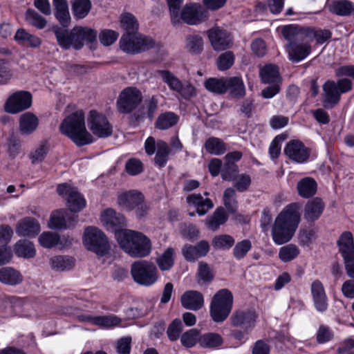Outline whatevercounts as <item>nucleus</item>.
Masks as SVG:
<instances>
[{
	"label": "nucleus",
	"instance_id": "f257e3e1",
	"mask_svg": "<svg viewBox=\"0 0 354 354\" xmlns=\"http://www.w3.org/2000/svg\"><path fill=\"white\" fill-rule=\"evenodd\" d=\"M300 205H287L277 216L272 229V237L277 245L288 242L294 236L301 221Z\"/></svg>",
	"mask_w": 354,
	"mask_h": 354
},
{
	"label": "nucleus",
	"instance_id": "f03ea898",
	"mask_svg": "<svg viewBox=\"0 0 354 354\" xmlns=\"http://www.w3.org/2000/svg\"><path fill=\"white\" fill-rule=\"evenodd\" d=\"M115 238L120 248L132 257L143 258L151 251L150 239L140 232L122 229L116 232Z\"/></svg>",
	"mask_w": 354,
	"mask_h": 354
},
{
	"label": "nucleus",
	"instance_id": "7ed1b4c3",
	"mask_svg": "<svg viewBox=\"0 0 354 354\" xmlns=\"http://www.w3.org/2000/svg\"><path fill=\"white\" fill-rule=\"evenodd\" d=\"M53 31L57 44L64 50H68L71 48L80 50L84 46V41L92 43L97 37V32L86 27L77 26L69 31L54 26Z\"/></svg>",
	"mask_w": 354,
	"mask_h": 354
},
{
	"label": "nucleus",
	"instance_id": "20e7f679",
	"mask_svg": "<svg viewBox=\"0 0 354 354\" xmlns=\"http://www.w3.org/2000/svg\"><path fill=\"white\" fill-rule=\"evenodd\" d=\"M59 130L77 146H84L93 142L92 135L86 130L82 111H77L67 116L62 122Z\"/></svg>",
	"mask_w": 354,
	"mask_h": 354
},
{
	"label": "nucleus",
	"instance_id": "39448f33",
	"mask_svg": "<svg viewBox=\"0 0 354 354\" xmlns=\"http://www.w3.org/2000/svg\"><path fill=\"white\" fill-rule=\"evenodd\" d=\"M301 28L298 25H287L281 28V34L288 41L286 51L290 61L298 63L306 58L311 53L312 46L306 36L299 37L293 35L292 29Z\"/></svg>",
	"mask_w": 354,
	"mask_h": 354
},
{
	"label": "nucleus",
	"instance_id": "423d86ee",
	"mask_svg": "<svg viewBox=\"0 0 354 354\" xmlns=\"http://www.w3.org/2000/svg\"><path fill=\"white\" fill-rule=\"evenodd\" d=\"M233 295L226 289L219 290L212 297L209 306V313L215 322H223L229 316L232 309Z\"/></svg>",
	"mask_w": 354,
	"mask_h": 354
},
{
	"label": "nucleus",
	"instance_id": "0eeeda50",
	"mask_svg": "<svg viewBox=\"0 0 354 354\" xmlns=\"http://www.w3.org/2000/svg\"><path fill=\"white\" fill-rule=\"evenodd\" d=\"M131 274L136 283L145 286L154 284L158 279V269L153 263L139 260L131 266Z\"/></svg>",
	"mask_w": 354,
	"mask_h": 354
},
{
	"label": "nucleus",
	"instance_id": "6e6552de",
	"mask_svg": "<svg viewBox=\"0 0 354 354\" xmlns=\"http://www.w3.org/2000/svg\"><path fill=\"white\" fill-rule=\"evenodd\" d=\"M83 243L85 247L100 256H104L110 250L107 237L102 231L90 226L85 229Z\"/></svg>",
	"mask_w": 354,
	"mask_h": 354
},
{
	"label": "nucleus",
	"instance_id": "1a4fd4ad",
	"mask_svg": "<svg viewBox=\"0 0 354 354\" xmlns=\"http://www.w3.org/2000/svg\"><path fill=\"white\" fill-rule=\"evenodd\" d=\"M154 41L147 37L137 33L124 34L120 41L122 50L129 54H136L152 48Z\"/></svg>",
	"mask_w": 354,
	"mask_h": 354
},
{
	"label": "nucleus",
	"instance_id": "9d476101",
	"mask_svg": "<svg viewBox=\"0 0 354 354\" xmlns=\"http://www.w3.org/2000/svg\"><path fill=\"white\" fill-rule=\"evenodd\" d=\"M142 93L136 87L129 86L123 89L117 100V108L120 113H130L142 102Z\"/></svg>",
	"mask_w": 354,
	"mask_h": 354
},
{
	"label": "nucleus",
	"instance_id": "9b49d317",
	"mask_svg": "<svg viewBox=\"0 0 354 354\" xmlns=\"http://www.w3.org/2000/svg\"><path fill=\"white\" fill-rule=\"evenodd\" d=\"M87 122L92 133L97 138H104L112 135V126L107 118L95 110L89 111Z\"/></svg>",
	"mask_w": 354,
	"mask_h": 354
},
{
	"label": "nucleus",
	"instance_id": "f8f14e48",
	"mask_svg": "<svg viewBox=\"0 0 354 354\" xmlns=\"http://www.w3.org/2000/svg\"><path fill=\"white\" fill-rule=\"evenodd\" d=\"M32 97L30 92L19 91L9 96L4 104L5 111L17 114L29 109L32 105Z\"/></svg>",
	"mask_w": 354,
	"mask_h": 354
},
{
	"label": "nucleus",
	"instance_id": "ddd939ff",
	"mask_svg": "<svg viewBox=\"0 0 354 354\" xmlns=\"http://www.w3.org/2000/svg\"><path fill=\"white\" fill-rule=\"evenodd\" d=\"M206 16L202 7L198 3L186 4L178 13V21H171V24L176 26L184 22L189 25H196L203 21Z\"/></svg>",
	"mask_w": 354,
	"mask_h": 354
},
{
	"label": "nucleus",
	"instance_id": "4468645a",
	"mask_svg": "<svg viewBox=\"0 0 354 354\" xmlns=\"http://www.w3.org/2000/svg\"><path fill=\"white\" fill-rule=\"evenodd\" d=\"M58 194L66 197L67 206L71 212H78L86 206V201L76 188L67 183L60 184L57 187Z\"/></svg>",
	"mask_w": 354,
	"mask_h": 354
},
{
	"label": "nucleus",
	"instance_id": "2eb2a0df",
	"mask_svg": "<svg viewBox=\"0 0 354 354\" xmlns=\"http://www.w3.org/2000/svg\"><path fill=\"white\" fill-rule=\"evenodd\" d=\"M212 48L216 51L225 50L232 46V36L230 32L221 27H213L207 31Z\"/></svg>",
	"mask_w": 354,
	"mask_h": 354
},
{
	"label": "nucleus",
	"instance_id": "dca6fc26",
	"mask_svg": "<svg viewBox=\"0 0 354 354\" xmlns=\"http://www.w3.org/2000/svg\"><path fill=\"white\" fill-rule=\"evenodd\" d=\"M257 315L250 310H238L230 317L231 324L234 327H242L245 331L252 330L256 324Z\"/></svg>",
	"mask_w": 354,
	"mask_h": 354
},
{
	"label": "nucleus",
	"instance_id": "f3484780",
	"mask_svg": "<svg viewBox=\"0 0 354 354\" xmlns=\"http://www.w3.org/2000/svg\"><path fill=\"white\" fill-rule=\"evenodd\" d=\"M291 31L293 35L295 34L299 37L306 36L310 43L313 39H315L317 45L323 44L331 37V32L328 30H317L314 28L301 26V28H296V29L294 28Z\"/></svg>",
	"mask_w": 354,
	"mask_h": 354
},
{
	"label": "nucleus",
	"instance_id": "a211bd4d",
	"mask_svg": "<svg viewBox=\"0 0 354 354\" xmlns=\"http://www.w3.org/2000/svg\"><path fill=\"white\" fill-rule=\"evenodd\" d=\"M284 153L290 160L298 163H303L308 159L310 151L301 142L291 140L286 144Z\"/></svg>",
	"mask_w": 354,
	"mask_h": 354
},
{
	"label": "nucleus",
	"instance_id": "6ab92c4d",
	"mask_svg": "<svg viewBox=\"0 0 354 354\" xmlns=\"http://www.w3.org/2000/svg\"><path fill=\"white\" fill-rule=\"evenodd\" d=\"M101 221L107 230L115 232V236L117 232L122 230V227L126 225L124 216L112 208H108L102 213Z\"/></svg>",
	"mask_w": 354,
	"mask_h": 354
},
{
	"label": "nucleus",
	"instance_id": "aec40b11",
	"mask_svg": "<svg viewBox=\"0 0 354 354\" xmlns=\"http://www.w3.org/2000/svg\"><path fill=\"white\" fill-rule=\"evenodd\" d=\"M310 292L313 304L319 312H325L328 308V297L322 282L318 279L314 280L310 285Z\"/></svg>",
	"mask_w": 354,
	"mask_h": 354
},
{
	"label": "nucleus",
	"instance_id": "412c9836",
	"mask_svg": "<svg viewBox=\"0 0 354 354\" xmlns=\"http://www.w3.org/2000/svg\"><path fill=\"white\" fill-rule=\"evenodd\" d=\"M322 102L324 107L332 109L340 101L341 94L334 80H327L322 86Z\"/></svg>",
	"mask_w": 354,
	"mask_h": 354
},
{
	"label": "nucleus",
	"instance_id": "4be33fe9",
	"mask_svg": "<svg viewBox=\"0 0 354 354\" xmlns=\"http://www.w3.org/2000/svg\"><path fill=\"white\" fill-rule=\"evenodd\" d=\"M209 248V243L205 240H202L195 245H185L182 248V253L187 261H195L198 258L206 256Z\"/></svg>",
	"mask_w": 354,
	"mask_h": 354
},
{
	"label": "nucleus",
	"instance_id": "5701e85b",
	"mask_svg": "<svg viewBox=\"0 0 354 354\" xmlns=\"http://www.w3.org/2000/svg\"><path fill=\"white\" fill-rule=\"evenodd\" d=\"M144 195L138 190H129L120 193L118 196L119 206L127 211H132L136 205L144 201Z\"/></svg>",
	"mask_w": 354,
	"mask_h": 354
},
{
	"label": "nucleus",
	"instance_id": "b1692460",
	"mask_svg": "<svg viewBox=\"0 0 354 354\" xmlns=\"http://www.w3.org/2000/svg\"><path fill=\"white\" fill-rule=\"evenodd\" d=\"M337 244L344 261L354 259V239L351 232L345 231L342 233Z\"/></svg>",
	"mask_w": 354,
	"mask_h": 354
},
{
	"label": "nucleus",
	"instance_id": "393cba45",
	"mask_svg": "<svg viewBox=\"0 0 354 354\" xmlns=\"http://www.w3.org/2000/svg\"><path fill=\"white\" fill-rule=\"evenodd\" d=\"M180 303L185 309L198 310L204 305V297L197 290H187L182 295Z\"/></svg>",
	"mask_w": 354,
	"mask_h": 354
},
{
	"label": "nucleus",
	"instance_id": "a878e982",
	"mask_svg": "<svg viewBox=\"0 0 354 354\" xmlns=\"http://www.w3.org/2000/svg\"><path fill=\"white\" fill-rule=\"evenodd\" d=\"M40 232L39 222L32 217L20 220L16 227V233L21 236L34 237Z\"/></svg>",
	"mask_w": 354,
	"mask_h": 354
},
{
	"label": "nucleus",
	"instance_id": "bb28decb",
	"mask_svg": "<svg viewBox=\"0 0 354 354\" xmlns=\"http://www.w3.org/2000/svg\"><path fill=\"white\" fill-rule=\"evenodd\" d=\"M186 201L189 206L196 209V213L199 216L206 214L214 207V203L211 199L208 198H204L199 194H189L186 198Z\"/></svg>",
	"mask_w": 354,
	"mask_h": 354
},
{
	"label": "nucleus",
	"instance_id": "cd10ccee",
	"mask_svg": "<svg viewBox=\"0 0 354 354\" xmlns=\"http://www.w3.org/2000/svg\"><path fill=\"white\" fill-rule=\"evenodd\" d=\"M325 205L320 198H315L307 202L304 208V218L308 222L317 220L323 213Z\"/></svg>",
	"mask_w": 354,
	"mask_h": 354
},
{
	"label": "nucleus",
	"instance_id": "c85d7f7f",
	"mask_svg": "<svg viewBox=\"0 0 354 354\" xmlns=\"http://www.w3.org/2000/svg\"><path fill=\"white\" fill-rule=\"evenodd\" d=\"M39 125L38 118L31 112L21 115L19 120V130L21 135L28 136L32 133Z\"/></svg>",
	"mask_w": 354,
	"mask_h": 354
},
{
	"label": "nucleus",
	"instance_id": "c756f323",
	"mask_svg": "<svg viewBox=\"0 0 354 354\" xmlns=\"http://www.w3.org/2000/svg\"><path fill=\"white\" fill-rule=\"evenodd\" d=\"M228 219V215L223 207H217L212 214L207 216L205 221L207 227L212 231L218 230L221 225L225 224Z\"/></svg>",
	"mask_w": 354,
	"mask_h": 354
},
{
	"label": "nucleus",
	"instance_id": "7c9ffc66",
	"mask_svg": "<svg viewBox=\"0 0 354 354\" xmlns=\"http://www.w3.org/2000/svg\"><path fill=\"white\" fill-rule=\"evenodd\" d=\"M23 279L21 272L12 267L0 268V282L3 284L17 286L23 281Z\"/></svg>",
	"mask_w": 354,
	"mask_h": 354
},
{
	"label": "nucleus",
	"instance_id": "2f4dec72",
	"mask_svg": "<svg viewBox=\"0 0 354 354\" xmlns=\"http://www.w3.org/2000/svg\"><path fill=\"white\" fill-rule=\"evenodd\" d=\"M259 75L264 84H280L281 82L279 67L274 64L264 66L260 69Z\"/></svg>",
	"mask_w": 354,
	"mask_h": 354
},
{
	"label": "nucleus",
	"instance_id": "473e14b6",
	"mask_svg": "<svg viewBox=\"0 0 354 354\" xmlns=\"http://www.w3.org/2000/svg\"><path fill=\"white\" fill-rule=\"evenodd\" d=\"M10 51L6 48H0V57L10 55ZM14 71L8 60L0 58V85L8 84L13 77Z\"/></svg>",
	"mask_w": 354,
	"mask_h": 354
},
{
	"label": "nucleus",
	"instance_id": "72a5a7b5",
	"mask_svg": "<svg viewBox=\"0 0 354 354\" xmlns=\"http://www.w3.org/2000/svg\"><path fill=\"white\" fill-rule=\"evenodd\" d=\"M297 189L301 197L308 198L316 194L317 184L314 178L305 177L298 182Z\"/></svg>",
	"mask_w": 354,
	"mask_h": 354
},
{
	"label": "nucleus",
	"instance_id": "f704fd0d",
	"mask_svg": "<svg viewBox=\"0 0 354 354\" xmlns=\"http://www.w3.org/2000/svg\"><path fill=\"white\" fill-rule=\"evenodd\" d=\"M73 225L69 221L68 213L63 209L55 212L51 216L48 223L49 227L54 230L66 229Z\"/></svg>",
	"mask_w": 354,
	"mask_h": 354
},
{
	"label": "nucleus",
	"instance_id": "c9c22d12",
	"mask_svg": "<svg viewBox=\"0 0 354 354\" xmlns=\"http://www.w3.org/2000/svg\"><path fill=\"white\" fill-rule=\"evenodd\" d=\"M51 268L57 272L70 270L75 266V260L72 257L58 255L50 259Z\"/></svg>",
	"mask_w": 354,
	"mask_h": 354
},
{
	"label": "nucleus",
	"instance_id": "e433bc0d",
	"mask_svg": "<svg viewBox=\"0 0 354 354\" xmlns=\"http://www.w3.org/2000/svg\"><path fill=\"white\" fill-rule=\"evenodd\" d=\"M223 338L216 333H206L201 335L199 345L205 348L214 349L221 346Z\"/></svg>",
	"mask_w": 354,
	"mask_h": 354
},
{
	"label": "nucleus",
	"instance_id": "4c0bfd02",
	"mask_svg": "<svg viewBox=\"0 0 354 354\" xmlns=\"http://www.w3.org/2000/svg\"><path fill=\"white\" fill-rule=\"evenodd\" d=\"M227 91H229L232 96L234 97H241L245 94L243 82L240 77H237L226 78Z\"/></svg>",
	"mask_w": 354,
	"mask_h": 354
},
{
	"label": "nucleus",
	"instance_id": "58836bf2",
	"mask_svg": "<svg viewBox=\"0 0 354 354\" xmlns=\"http://www.w3.org/2000/svg\"><path fill=\"white\" fill-rule=\"evenodd\" d=\"M171 149L167 143L163 140L157 141V151L154 157V162L160 167H163L166 165Z\"/></svg>",
	"mask_w": 354,
	"mask_h": 354
},
{
	"label": "nucleus",
	"instance_id": "ea45409f",
	"mask_svg": "<svg viewBox=\"0 0 354 354\" xmlns=\"http://www.w3.org/2000/svg\"><path fill=\"white\" fill-rule=\"evenodd\" d=\"M15 39L19 43L26 44L32 48L39 47L41 44V40L38 37L26 32L23 28L17 31Z\"/></svg>",
	"mask_w": 354,
	"mask_h": 354
},
{
	"label": "nucleus",
	"instance_id": "a19ab883",
	"mask_svg": "<svg viewBox=\"0 0 354 354\" xmlns=\"http://www.w3.org/2000/svg\"><path fill=\"white\" fill-rule=\"evenodd\" d=\"M204 147L207 153L216 156L223 154L226 151V145L224 142L216 137H210L207 139Z\"/></svg>",
	"mask_w": 354,
	"mask_h": 354
},
{
	"label": "nucleus",
	"instance_id": "79ce46f5",
	"mask_svg": "<svg viewBox=\"0 0 354 354\" xmlns=\"http://www.w3.org/2000/svg\"><path fill=\"white\" fill-rule=\"evenodd\" d=\"M17 256L24 258H32L36 254L33 243L27 240H19L15 246Z\"/></svg>",
	"mask_w": 354,
	"mask_h": 354
},
{
	"label": "nucleus",
	"instance_id": "37998d69",
	"mask_svg": "<svg viewBox=\"0 0 354 354\" xmlns=\"http://www.w3.org/2000/svg\"><path fill=\"white\" fill-rule=\"evenodd\" d=\"M71 3L73 14L76 18H84L91 10L90 0H72Z\"/></svg>",
	"mask_w": 354,
	"mask_h": 354
},
{
	"label": "nucleus",
	"instance_id": "c03bdc74",
	"mask_svg": "<svg viewBox=\"0 0 354 354\" xmlns=\"http://www.w3.org/2000/svg\"><path fill=\"white\" fill-rule=\"evenodd\" d=\"M120 27L125 31L124 34H133L138 32V23L131 13H124L120 17Z\"/></svg>",
	"mask_w": 354,
	"mask_h": 354
},
{
	"label": "nucleus",
	"instance_id": "a18cd8bd",
	"mask_svg": "<svg viewBox=\"0 0 354 354\" xmlns=\"http://www.w3.org/2000/svg\"><path fill=\"white\" fill-rule=\"evenodd\" d=\"M174 250L172 248H168L156 259V263L161 270H169L173 267L174 263Z\"/></svg>",
	"mask_w": 354,
	"mask_h": 354
},
{
	"label": "nucleus",
	"instance_id": "49530a36",
	"mask_svg": "<svg viewBox=\"0 0 354 354\" xmlns=\"http://www.w3.org/2000/svg\"><path fill=\"white\" fill-rule=\"evenodd\" d=\"M299 253L300 250L296 245L288 244L279 249V258L282 262L286 263L297 258Z\"/></svg>",
	"mask_w": 354,
	"mask_h": 354
},
{
	"label": "nucleus",
	"instance_id": "de8ad7c7",
	"mask_svg": "<svg viewBox=\"0 0 354 354\" xmlns=\"http://www.w3.org/2000/svg\"><path fill=\"white\" fill-rule=\"evenodd\" d=\"M235 243V239L230 234H219L215 236L212 244L217 250H230Z\"/></svg>",
	"mask_w": 354,
	"mask_h": 354
},
{
	"label": "nucleus",
	"instance_id": "09e8293b",
	"mask_svg": "<svg viewBox=\"0 0 354 354\" xmlns=\"http://www.w3.org/2000/svg\"><path fill=\"white\" fill-rule=\"evenodd\" d=\"M186 48L191 53L198 54L203 49V39L197 34L189 35L186 37Z\"/></svg>",
	"mask_w": 354,
	"mask_h": 354
},
{
	"label": "nucleus",
	"instance_id": "8fccbe9b",
	"mask_svg": "<svg viewBox=\"0 0 354 354\" xmlns=\"http://www.w3.org/2000/svg\"><path fill=\"white\" fill-rule=\"evenodd\" d=\"M178 122V116L171 112H167L161 114L156 120V127L159 129H167Z\"/></svg>",
	"mask_w": 354,
	"mask_h": 354
},
{
	"label": "nucleus",
	"instance_id": "3c124183",
	"mask_svg": "<svg viewBox=\"0 0 354 354\" xmlns=\"http://www.w3.org/2000/svg\"><path fill=\"white\" fill-rule=\"evenodd\" d=\"M201 335L199 330L195 328L190 329L181 335V344L186 348H192L194 346L197 342L199 344Z\"/></svg>",
	"mask_w": 354,
	"mask_h": 354
},
{
	"label": "nucleus",
	"instance_id": "603ef678",
	"mask_svg": "<svg viewBox=\"0 0 354 354\" xmlns=\"http://www.w3.org/2000/svg\"><path fill=\"white\" fill-rule=\"evenodd\" d=\"M162 80L167 84L170 89L178 92L181 88L182 82L170 71L159 70L157 71Z\"/></svg>",
	"mask_w": 354,
	"mask_h": 354
},
{
	"label": "nucleus",
	"instance_id": "864d4df0",
	"mask_svg": "<svg viewBox=\"0 0 354 354\" xmlns=\"http://www.w3.org/2000/svg\"><path fill=\"white\" fill-rule=\"evenodd\" d=\"M333 12L338 15H350L354 14V4L347 0H341L334 2Z\"/></svg>",
	"mask_w": 354,
	"mask_h": 354
},
{
	"label": "nucleus",
	"instance_id": "5fc2aeb1",
	"mask_svg": "<svg viewBox=\"0 0 354 354\" xmlns=\"http://www.w3.org/2000/svg\"><path fill=\"white\" fill-rule=\"evenodd\" d=\"M25 17L29 24L38 29L44 28L47 23L42 16L32 9L27 10Z\"/></svg>",
	"mask_w": 354,
	"mask_h": 354
},
{
	"label": "nucleus",
	"instance_id": "6e6d98bb",
	"mask_svg": "<svg viewBox=\"0 0 354 354\" xmlns=\"http://www.w3.org/2000/svg\"><path fill=\"white\" fill-rule=\"evenodd\" d=\"M205 88L212 92L223 93L226 92V78H209L205 82Z\"/></svg>",
	"mask_w": 354,
	"mask_h": 354
},
{
	"label": "nucleus",
	"instance_id": "4d7b16f0",
	"mask_svg": "<svg viewBox=\"0 0 354 354\" xmlns=\"http://www.w3.org/2000/svg\"><path fill=\"white\" fill-rule=\"evenodd\" d=\"M121 319L114 315L95 316L94 318V324L109 328L118 326L120 324Z\"/></svg>",
	"mask_w": 354,
	"mask_h": 354
},
{
	"label": "nucleus",
	"instance_id": "13d9d810",
	"mask_svg": "<svg viewBox=\"0 0 354 354\" xmlns=\"http://www.w3.org/2000/svg\"><path fill=\"white\" fill-rule=\"evenodd\" d=\"M59 236L52 232H44L39 237V242L41 246L50 248L59 243Z\"/></svg>",
	"mask_w": 354,
	"mask_h": 354
},
{
	"label": "nucleus",
	"instance_id": "bf43d9fd",
	"mask_svg": "<svg viewBox=\"0 0 354 354\" xmlns=\"http://www.w3.org/2000/svg\"><path fill=\"white\" fill-rule=\"evenodd\" d=\"M252 248L251 241L248 239H244L237 242L233 249V255L236 259H243L248 252Z\"/></svg>",
	"mask_w": 354,
	"mask_h": 354
},
{
	"label": "nucleus",
	"instance_id": "052dcab7",
	"mask_svg": "<svg viewBox=\"0 0 354 354\" xmlns=\"http://www.w3.org/2000/svg\"><path fill=\"white\" fill-rule=\"evenodd\" d=\"M234 55L231 51H227L220 55L217 59V66L220 71L230 68L234 64Z\"/></svg>",
	"mask_w": 354,
	"mask_h": 354
},
{
	"label": "nucleus",
	"instance_id": "680f3d73",
	"mask_svg": "<svg viewBox=\"0 0 354 354\" xmlns=\"http://www.w3.org/2000/svg\"><path fill=\"white\" fill-rule=\"evenodd\" d=\"M232 181H234V186L236 190L243 192L249 188L251 184V178L249 175L243 174L236 175Z\"/></svg>",
	"mask_w": 354,
	"mask_h": 354
},
{
	"label": "nucleus",
	"instance_id": "e2e57ef3",
	"mask_svg": "<svg viewBox=\"0 0 354 354\" xmlns=\"http://www.w3.org/2000/svg\"><path fill=\"white\" fill-rule=\"evenodd\" d=\"M238 172L239 169L235 163L225 162L221 169V177L224 180L232 181Z\"/></svg>",
	"mask_w": 354,
	"mask_h": 354
},
{
	"label": "nucleus",
	"instance_id": "0e129e2a",
	"mask_svg": "<svg viewBox=\"0 0 354 354\" xmlns=\"http://www.w3.org/2000/svg\"><path fill=\"white\" fill-rule=\"evenodd\" d=\"M8 153L9 156L15 158L20 153V140L14 135L10 136L7 141Z\"/></svg>",
	"mask_w": 354,
	"mask_h": 354
},
{
	"label": "nucleus",
	"instance_id": "69168bd1",
	"mask_svg": "<svg viewBox=\"0 0 354 354\" xmlns=\"http://www.w3.org/2000/svg\"><path fill=\"white\" fill-rule=\"evenodd\" d=\"M183 330V324L182 322L178 319H174L172 323L169 326L167 333L170 340L175 341L176 340L180 335V333Z\"/></svg>",
	"mask_w": 354,
	"mask_h": 354
},
{
	"label": "nucleus",
	"instance_id": "338daca9",
	"mask_svg": "<svg viewBox=\"0 0 354 354\" xmlns=\"http://www.w3.org/2000/svg\"><path fill=\"white\" fill-rule=\"evenodd\" d=\"M48 153V147L46 145H40L35 151L29 155L30 159L32 164H37L43 161Z\"/></svg>",
	"mask_w": 354,
	"mask_h": 354
},
{
	"label": "nucleus",
	"instance_id": "774afa93",
	"mask_svg": "<svg viewBox=\"0 0 354 354\" xmlns=\"http://www.w3.org/2000/svg\"><path fill=\"white\" fill-rule=\"evenodd\" d=\"M271 346L268 340L259 339L252 347V354H270Z\"/></svg>",
	"mask_w": 354,
	"mask_h": 354
}]
</instances>
